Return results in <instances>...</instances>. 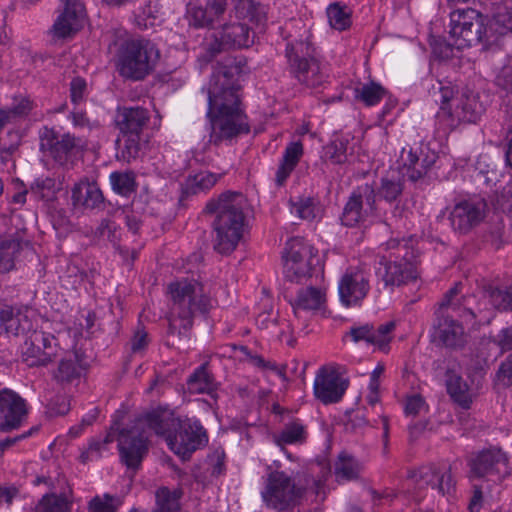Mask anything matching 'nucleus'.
Instances as JSON below:
<instances>
[{"mask_svg": "<svg viewBox=\"0 0 512 512\" xmlns=\"http://www.w3.org/2000/svg\"><path fill=\"white\" fill-rule=\"evenodd\" d=\"M85 16V7L79 0H65L63 11L52 26L54 36L64 39L75 35L83 28Z\"/></svg>", "mask_w": 512, "mask_h": 512, "instance_id": "21", "label": "nucleus"}, {"mask_svg": "<svg viewBox=\"0 0 512 512\" xmlns=\"http://www.w3.org/2000/svg\"><path fill=\"white\" fill-rule=\"evenodd\" d=\"M306 439V427L299 421L285 424L281 432L275 436L278 445L303 444Z\"/></svg>", "mask_w": 512, "mask_h": 512, "instance_id": "45", "label": "nucleus"}, {"mask_svg": "<svg viewBox=\"0 0 512 512\" xmlns=\"http://www.w3.org/2000/svg\"><path fill=\"white\" fill-rule=\"evenodd\" d=\"M220 175L210 172H201L190 178L182 189L181 200L188 195L196 194L199 191L208 190L213 187Z\"/></svg>", "mask_w": 512, "mask_h": 512, "instance_id": "46", "label": "nucleus"}, {"mask_svg": "<svg viewBox=\"0 0 512 512\" xmlns=\"http://www.w3.org/2000/svg\"><path fill=\"white\" fill-rule=\"evenodd\" d=\"M290 73L307 87L315 88L325 81V75L320 69L319 62L313 57L302 55L296 47L288 44L286 47Z\"/></svg>", "mask_w": 512, "mask_h": 512, "instance_id": "17", "label": "nucleus"}, {"mask_svg": "<svg viewBox=\"0 0 512 512\" xmlns=\"http://www.w3.org/2000/svg\"><path fill=\"white\" fill-rule=\"evenodd\" d=\"M327 17L332 28L339 31L350 26V15L338 3H333L327 8Z\"/></svg>", "mask_w": 512, "mask_h": 512, "instance_id": "52", "label": "nucleus"}, {"mask_svg": "<svg viewBox=\"0 0 512 512\" xmlns=\"http://www.w3.org/2000/svg\"><path fill=\"white\" fill-rule=\"evenodd\" d=\"M348 140L336 137L325 146L326 157L334 164H344L347 161Z\"/></svg>", "mask_w": 512, "mask_h": 512, "instance_id": "51", "label": "nucleus"}, {"mask_svg": "<svg viewBox=\"0 0 512 512\" xmlns=\"http://www.w3.org/2000/svg\"><path fill=\"white\" fill-rule=\"evenodd\" d=\"M148 412L137 417L129 427L122 428L118 433V451L120 462L132 472V477L141 468L142 462L149 451Z\"/></svg>", "mask_w": 512, "mask_h": 512, "instance_id": "7", "label": "nucleus"}, {"mask_svg": "<svg viewBox=\"0 0 512 512\" xmlns=\"http://www.w3.org/2000/svg\"><path fill=\"white\" fill-rule=\"evenodd\" d=\"M26 414V401L18 393L8 388L0 390V431L18 428Z\"/></svg>", "mask_w": 512, "mask_h": 512, "instance_id": "20", "label": "nucleus"}, {"mask_svg": "<svg viewBox=\"0 0 512 512\" xmlns=\"http://www.w3.org/2000/svg\"><path fill=\"white\" fill-rule=\"evenodd\" d=\"M361 471L360 463L346 452H341L334 464V474L338 483L353 481L359 478Z\"/></svg>", "mask_w": 512, "mask_h": 512, "instance_id": "38", "label": "nucleus"}, {"mask_svg": "<svg viewBox=\"0 0 512 512\" xmlns=\"http://www.w3.org/2000/svg\"><path fill=\"white\" fill-rule=\"evenodd\" d=\"M395 327V322L389 321L385 324L380 325L377 329H374L373 345L377 346L378 349L381 351H386L392 339L390 334L395 329Z\"/></svg>", "mask_w": 512, "mask_h": 512, "instance_id": "56", "label": "nucleus"}, {"mask_svg": "<svg viewBox=\"0 0 512 512\" xmlns=\"http://www.w3.org/2000/svg\"><path fill=\"white\" fill-rule=\"evenodd\" d=\"M438 337L449 348H460L465 344L463 326L451 317H444L439 323Z\"/></svg>", "mask_w": 512, "mask_h": 512, "instance_id": "31", "label": "nucleus"}, {"mask_svg": "<svg viewBox=\"0 0 512 512\" xmlns=\"http://www.w3.org/2000/svg\"><path fill=\"white\" fill-rule=\"evenodd\" d=\"M245 204L243 194L232 191L223 192L206 204L204 213L217 214L213 222L216 232L213 247L218 253L227 255L236 249L242 237Z\"/></svg>", "mask_w": 512, "mask_h": 512, "instance_id": "2", "label": "nucleus"}, {"mask_svg": "<svg viewBox=\"0 0 512 512\" xmlns=\"http://www.w3.org/2000/svg\"><path fill=\"white\" fill-rule=\"evenodd\" d=\"M447 393L463 409H469L472 404V396L467 382L454 371L448 370L446 373Z\"/></svg>", "mask_w": 512, "mask_h": 512, "instance_id": "30", "label": "nucleus"}, {"mask_svg": "<svg viewBox=\"0 0 512 512\" xmlns=\"http://www.w3.org/2000/svg\"><path fill=\"white\" fill-rule=\"evenodd\" d=\"M374 327L370 324H365L358 327H351L348 334L352 338L354 342L366 341L367 343L373 345V334Z\"/></svg>", "mask_w": 512, "mask_h": 512, "instance_id": "57", "label": "nucleus"}, {"mask_svg": "<svg viewBox=\"0 0 512 512\" xmlns=\"http://www.w3.org/2000/svg\"><path fill=\"white\" fill-rule=\"evenodd\" d=\"M40 151L56 163L66 165L84 147L82 139L70 133L59 135L54 128L44 126L39 132Z\"/></svg>", "mask_w": 512, "mask_h": 512, "instance_id": "12", "label": "nucleus"}, {"mask_svg": "<svg viewBox=\"0 0 512 512\" xmlns=\"http://www.w3.org/2000/svg\"><path fill=\"white\" fill-rule=\"evenodd\" d=\"M124 140L120 151V158L130 163L139 157L142 148L143 134H121Z\"/></svg>", "mask_w": 512, "mask_h": 512, "instance_id": "50", "label": "nucleus"}, {"mask_svg": "<svg viewBox=\"0 0 512 512\" xmlns=\"http://www.w3.org/2000/svg\"><path fill=\"white\" fill-rule=\"evenodd\" d=\"M430 93L432 94L435 102H440L441 109L448 111V113L452 115V105L450 102H456L457 100L454 99V88L451 86H444L441 82H439L437 86L433 85Z\"/></svg>", "mask_w": 512, "mask_h": 512, "instance_id": "53", "label": "nucleus"}, {"mask_svg": "<svg viewBox=\"0 0 512 512\" xmlns=\"http://www.w3.org/2000/svg\"><path fill=\"white\" fill-rule=\"evenodd\" d=\"M157 13L158 11L151 5V1H148L143 7H140L138 11L134 12L135 24L142 30L151 28L155 25L158 17Z\"/></svg>", "mask_w": 512, "mask_h": 512, "instance_id": "54", "label": "nucleus"}, {"mask_svg": "<svg viewBox=\"0 0 512 512\" xmlns=\"http://www.w3.org/2000/svg\"><path fill=\"white\" fill-rule=\"evenodd\" d=\"M229 48L224 46V43H222V36L220 32L218 35L214 37V39L207 45L206 47V55L205 58L208 61H211L214 57H216L220 52L224 50H228Z\"/></svg>", "mask_w": 512, "mask_h": 512, "instance_id": "64", "label": "nucleus"}, {"mask_svg": "<svg viewBox=\"0 0 512 512\" xmlns=\"http://www.w3.org/2000/svg\"><path fill=\"white\" fill-rule=\"evenodd\" d=\"M483 288L484 298L488 300L494 310L500 312L512 311V286L501 288L488 284Z\"/></svg>", "mask_w": 512, "mask_h": 512, "instance_id": "36", "label": "nucleus"}, {"mask_svg": "<svg viewBox=\"0 0 512 512\" xmlns=\"http://www.w3.org/2000/svg\"><path fill=\"white\" fill-rule=\"evenodd\" d=\"M415 484L421 489L430 486L437 489L440 494L450 495L455 490V481L451 474V467L441 471L436 465H423L409 473Z\"/></svg>", "mask_w": 512, "mask_h": 512, "instance_id": "19", "label": "nucleus"}, {"mask_svg": "<svg viewBox=\"0 0 512 512\" xmlns=\"http://www.w3.org/2000/svg\"><path fill=\"white\" fill-rule=\"evenodd\" d=\"M485 8L501 28L500 34L512 31V0H486Z\"/></svg>", "mask_w": 512, "mask_h": 512, "instance_id": "33", "label": "nucleus"}, {"mask_svg": "<svg viewBox=\"0 0 512 512\" xmlns=\"http://www.w3.org/2000/svg\"><path fill=\"white\" fill-rule=\"evenodd\" d=\"M467 466L469 467V479L493 482H502L511 475L512 470L509 466V458L506 452L495 446L472 454Z\"/></svg>", "mask_w": 512, "mask_h": 512, "instance_id": "8", "label": "nucleus"}, {"mask_svg": "<svg viewBox=\"0 0 512 512\" xmlns=\"http://www.w3.org/2000/svg\"><path fill=\"white\" fill-rule=\"evenodd\" d=\"M70 410L69 399L63 395L55 396L48 404V412L50 415L60 416L65 415Z\"/></svg>", "mask_w": 512, "mask_h": 512, "instance_id": "60", "label": "nucleus"}, {"mask_svg": "<svg viewBox=\"0 0 512 512\" xmlns=\"http://www.w3.org/2000/svg\"><path fill=\"white\" fill-rule=\"evenodd\" d=\"M23 245L28 246L29 242L15 236L0 238V273L6 274L16 268V260Z\"/></svg>", "mask_w": 512, "mask_h": 512, "instance_id": "29", "label": "nucleus"}, {"mask_svg": "<svg viewBox=\"0 0 512 512\" xmlns=\"http://www.w3.org/2000/svg\"><path fill=\"white\" fill-rule=\"evenodd\" d=\"M303 154V145L300 142L290 143L284 152L281 165L276 173V181L278 185H282L294 170Z\"/></svg>", "mask_w": 512, "mask_h": 512, "instance_id": "37", "label": "nucleus"}, {"mask_svg": "<svg viewBox=\"0 0 512 512\" xmlns=\"http://www.w3.org/2000/svg\"><path fill=\"white\" fill-rule=\"evenodd\" d=\"M24 330L20 315L14 312L13 307L0 304V335L18 336Z\"/></svg>", "mask_w": 512, "mask_h": 512, "instance_id": "44", "label": "nucleus"}, {"mask_svg": "<svg viewBox=\"0 0 512 512\" xmlns=\"http://www.w3.org/2000/svg\"><path fill=\"white\" fill-rule=\"evenodd\" d=\"M103 501L99 496H95L88 503L89 512H116L115 507L111 504L113 496L104 494Z\"/></svg>", "mask_w": 512, "mask_h": 512, "instance_id": "58", "label": "nucleus"}, {"mask_svg": "<svg viewBox=\"0 0 512 512\" xmlns=\"http://www.w3.org/2000/svg\"><path fill=\"white\" fill-rule=\"evenodd\" d=\"M292 212L303 220H313L316 217V200L311 197L299 198L296 202L290 201Z\"/></svg>", "mask_w": 512, "mask_h": 512, "instance_id": "55", "label": "nucleus"}, {"mask_svg": "<svg viewBox=\"0 0 512 512\" xmlns=\"http://www.w3.org/2000/svg\"><path fill=\"white\" fill-rule=\"evenodd\" d=\"M82 361L81 355L77 352L60 356L57 368L52 372V378L59 384H69L80 378L84 368Z\"/></svg>", "mask_w": 512, "mask_h": 512, "instance_id": "28", "label": "nucleus"}, {"mask_svg": "<svg viewBox=\"0 0 512 512\" xmlns=\"http://www.w3.org/2000/svg\"><path fill=\"white\" fill-rule=\"evenodd\" d=\"M376 211V192L370 184L358 186L344 206L341 222L347 227H354L366 216Z\"/></svg>", "mask_w": 512, "mask_h": 512, "instance_id": "13", "label": "nucleus"}, {"mask_svg": "<svg viewBox=\"0 0 512 512\" xmlns=\"http://www.w3.org/2000/svg\"><path fill=\"white\" fill-rule=\"evenodd\" d=\"M72 202L74 206H83L86 209H103L104 195L96 182L81 181L72 189Z\"/></svg>", "mask_w": 512, "mask_h": 512, "instance_id": "26", "label": "nucleus"}, {"mask_svg": "<svg viewBox=\"0 0 512 512\" xmlns=\"http://www.w3.org/2000/svg\"><path fill=\"white\" fill-rule=\"evenodd\" d=\"M211 124L210 142L218 145L241 134H248L250 126L244 111L215 113L207 115Z\"/></svg>", "mask_w": 512, "mask_h": 512, "instance_id": "15", "label": "nucleus"}, {"mask_svg": "<svg viewBox=\"0 0 512 512\" xmlns=\"http://www.w3.org/2000/svg\"><path fill=\"white\" fill-rule=\"evenodd\" d=\"M315 256L314 249L304 239L291 238L282 252L285 278L290 282H300L311 275V260Z\"/></svg>", "mask_w": 512, "mask_h": 512, "instance_id": "11", "label": "nucleus"}, {"mask_svg": "<svg viewBox=\"0 0 512 512\" xmlns=\"http://www.w3.org/2000/svg\"><path fill=\"white\" fill-rule=\"evenodd\" d=\"M187 388L190 393L211 394L217 389V382L211 372L208 371V363L199 366L187 379Z\"/></svg>", "mask_w": 512, "mask_h": 512, "instance_id": "32", "label": "nucleus"}, {"mask_svg": "<svg viewBox=\"0 0 512 512\" xmlns=\"http://www.w3.org/2000/svg\"><path fill=\"white\" fill-rule=\"evenodd\" d=\"M349 381L341 377L336 368L322 366L316 374L314 381V395L323 404L339 402L344 396Z\"/></svg>", "mask_w": 512, "mask_h": 512, "instance_id": "16", "label": "nucleus"}, {"mask_svg": "<svg viewBox=\"0 0 512 512\" xmlns=\"http://www.w3.org/2000/svg\"><path fill=\"white\" fill-rule=\"evenodd\" d=\"M87 88L86 81L81 77H75L70 83V97L74 104L80 103Z\"/></svg>", "mask_w": 512, "mask_h": 512, "instance_id": "62", "label": "nucleus"}, {"mask_svg": "<svg viewBox=\"0 0 512 512\" xmlns=\"http://www.w3.org/2000/svg\"><path fill=\"white\" fill-rule=\"evenodd\" d=\"M151 431L165 438L169 448L183 459L207 443L206 430L198 420L179 418L167 410L148 412Z\"/></svg>", "mask_w": 512, "mask_h": 512, "instance_id": "3", "label": "nucleus"}, {"mask_svg": "<svg viewBox=\"0 0 512 512\" xmlns=\"http://www.w3.org/2000/svg\"><path fill=\"white\" fill-rule=\"evenodd\" d=\"M487 203L484 199H468L456 203L449 214L452 229L466 235L485 218Z\"/></svg>", "mask_w": 512, "mask_h": 512, "instance_id": "14", "label": "nucleus"}, {"mask_svg": "<svg viewBox=\"0 0 512 512\" xmlns=\"http://www.w3.org/2000/svg\"><path fill=\"white\" fill-rule=\"evenodd\" d=\"M355 92L356 98L362 101L366 106L378 104L387 94L386 89L376 82L364 84L361 88L356 89Z\"/></svg>", "mask_w": 512, "mask_h": 512, "instance_id": "48", "label": "nucleus"}, {"mask_svg": "<svg viewBox=\"0 0 512 512\" xmlns=\"http://www.w3.org/2000/svg\"><path fill=\"white\" fill-rule=\"evenodd\" d=\"M58 339L42 330L31 331L21 348V357L28 367H47L62 355Z\"/></svg>", "mask_w": 512, "mask_h": 512, "instance_id": "10", "label": "nucleus"}, {"mask_svg": "<svg viewBox=\"0 0 512 512\" xmlns=\"http://www.w3.org/2000/svg\"><path fill=\"white\" fill-rule=\"evenodd\" d=\"M400 254H398L395 258H400ZM380 267L378 269V273L381 275L382 280L384 281L386 286H400L402 284H407L410 281L416 280L417 271L412 262H410L406 256L401 257L398 260H387L383 257L379 262Z\"/></svg>", "mask_w": 512, "mask_h": 512, "instance_id": "22", "label": "nucleus"}, {"mask_svg": "<svg viewBox=\"0 0 512 512\" xmlns=\"http://www.w3.org/2000/svg\"><path fill=\"white\" fill-rule=\"evenodd\" d=\"M112 189L119 195L130 197L136 192L137 182L134 172H113L110 175Z\"/></svg>", "mask_w": 512, "mask_h": 512, "instance_id": "47", "label": "nucleus"}, {"mask_svg": "<svg viewBox=\"0 0 512 512\" xmlns=\"http://www.w3.org/2000/svg\"><path fill=\"white\" fill-rule=\"evenodd\" d=\"M168 292L173 302L168 318L167 335L180 342L188 338L197 312L208 314L212 308L211 298L205 294L203 285L196 280L182 279L171 282Z\"/></svg>", "mask_w": 512, "mask_h": 512, "instance_id": "1", "label": "nucleus"}, {"mask_svg": "<svg viewBox=\"0 0 512 512\" xmlns=\"http://www.w3.org/2000/svg\"><path fill=\"white\" fill-rule=\"evenodd\" d=\"M449 38L447 46L458 50L487 43L489 15L474 8L455 9L449 14Z\"/></svg>", "mask_w": 512, "mask_h": 512, "instance_id": "5", "label": "nucleus"}, {"mask_svg": "<svg viewBox=\"0 0 512 512\" xmlns=\"http://www.w3.org/2000/svg\"><path fill=\"white\" fill-rule=\"evenodd\" d=\"M438 157V153L425 143H420L418 146L410 148L407 159L404 162V165L408 168L409 179L416 182L423 178L436 163Z\"/></svg>", "mask_w": 512, "mask_h": 512, "instance_id": "23", "label": "nucleus"}, {"mask_svg": "<svg viewBox=\"0 0 512 512\" xmlns=\"http://www.w3.org/2000/svg\"><path fill=\"white\" fill-rule=\"evenodd\" d=\"M461 289V283H455L454 286L449 289L440 302L439 306L443 308H451L453 310H461L459 299L457 298Z\"/></svg>", "mask_w": 512, "mask_h": 512, "instance_id": "59", "label": "nucleus"}, {"mask_svg": "<svg viewBox=\"0 0 512 512\" xmlns=\"http://www.w3.org/2000/svg\"><path fill=\"white\" fill-rule=\"evenodd\" d=\"M158 57L159 51L149 40L129 39L119 48L117 70L125 79L141 81L153 71Z\"/></svg>", "mask_w": 512, "mask_h": 512, "instance_id": "6", "label": "nucleus"}, {"mask_svg": "<svg viewBox=\"0 0 512 512\" xmlns=\"http://www.w3.org/2000/svg\"><path fill=\"white\" fill-rule=\"evenodd\" d=\"M487 303H489L488 300L483 296L475 309L464 307L460 310L458 316L464 323L472 327L488 325L494 318V313L491 309L487 308Z\"/></svg>", "mask_w": 512, "mask_h": 512, "instance_id": "39", "label": "nucleus"}, {"mask_svg": "<svg viewBox=\"0 0 512 512\" xmlns=\"http://www.w3.org/2000/svg\"><path fill=\"white\" fill-rule=\"evenodd\" d=\"M494 343L502 350V351H511L512 350V326L506 327L500 330L497 337L494 340Z\"/></svg>", "mask_w": 512, "mask_h": 512, "instance_id": "63", "label": "nucleus"}, {"mask_svg": "<svg viewBox=\"0 0 512 512\" xmlns=\"http://www.w3.org/2000/svg\"><path fill=\"white\" fill-rule=\"evenodd\" d=\"M220 34L224 46L231 49L248 48L254 43V36L250 35V28L245 23H225Z\"/></svg>", "mask_w": 512, "mask_h": 512, "instance_id": "27", "label": "nucleus"}, {"mask_svg": "<svg viewBox=\"0 0 512 512\" xmlns=\"http://www.w3.org/2000/svg\"><path fill=\"white\" fill-rule=\"evenodd\" d=\"M302 489L283 471H271L266 479L262 499L276 512H292L302 497Z\"/></svg>", "mask_w": 512, "mask_h": 512, "instance_id": "9", "label": "nucleus"}, {"mask_svg": "<svg viewBox=\"0 0 512 512\" xmlns=\"http://www.w3.org/2000/svg\"><path fill=\"white\" fill-rule=\"evenodd\" d=\"M233 11L237 18L248 20L256 26L266 22L264 7L255 0H232Z\"/></svg>", "mask_w": 512, "mask_h": 512, "instance_id": "34", "label": "nucleus"}, {"mask_svg": "<svg viewBox=\"0 0 512 512\" xmlns=\"http://www.w3.org/2000/svg\"><path fill=\"white\" fill-rule=\"evenodd\" d=\"M482 105L473 94H463L456 100L455 114L459 120L475 123L483 113Z\"/></svg>", "mask_w": 512, "mask_h": 512, "instance_id": "40", "label": "nucleus"}, {"mask_svg": "<svg viewBox=\"0 0 512 512\" xmlns=\"http://www.w3.org/2000/svg\"><path fill=\"white\" fill-rule=\"evenodd\" d=\"M498 381L505 387L512 386V354L501 363L497 371Z\"/></svg>", "mask_w": 512, "mask_h": 512, "instance_id": "61", "label": "nucleus"}, {"mask_svg": "<svg viewBox=\"0 0 512 512\" xmlns=\"http://www.w3.org/2000/svg\"><path fill=\"white\" fill-rule=\"evenodd\" d=\"M246 65L244 57H227L217 63L209 82L207 115L243 111L238 94L240 86L236 82L237 77L244 73Z\"/></svg>", "mask_w": 512, "mask_h": 512, "instance_id": "4", "label": "nucleus"}, {"mask_svg": "<svg viewBox=\"0 0 512 512\" xmlns=\"http://www.w3.org/2000/svg\"><path fill=\"white\" fill-rule=\"evenodd\" d=\"M150 120V113L143 107H122L117 109L115 123L120 134H143Z\"/></svg>", "mask_w": 512, "mask_h": 512, "instance_id": "24", "label": "nucleus"}, {"mask_svg": "<svg viewBox=\"0 0 512 512\" xmlns=\"http://www.w3.org/2000/svg\"><path fill=\"white\" fill-rule=\"evenodd\" d=\"M495 85L505 91L503 102L506 113L512 117V67L506 66L501 69L495 78Z\"/></svg>", "mask_w": 512, "mask_h": 512, "instance_id": "49", "label": "nucleus"}, {"mask_svg": "<svg viewBox=\"0 0 512 512\" xmlns=\"http://www.w3.org/2000/svg\"><path fill=\"white\" fill-rule=\"evenodd\" d=\"M369 290L368 281L362 274H345L339 283L341 302L349 307L357 304Z\"/></svg>", "mask_w": 512, "mask_h": 512, "instance_id": "25", "label": "nucleus"}, {"mask_svg": "<svg viewBox=\"0 0 512 512\" xmlns=\"http://www.w3.org/2000/svg\"><path fill=\"white\" fill-rule=\"evenodd\" d=\"M228 0H191L188 4L189 25L213 29L227 10Z\"/></svg>", "mask_w": 512, "mask_h": 512, "instance_id": "18", "label": "nucleus"}, {"mask_svg": "<svg viewBox=\"0 0 512 512\" xmlns=\"http://www.w3.org/2000/svg\"><path fill=\"white\" fill-rule=\"evenodd\" d=\"M404 190V179L399 174H391L380 179V185L377 187L376 196L386 202L393 203L398 201Z\"/></svg>", "mask_w": 512, "mask_h": 512, "instance_id": "41", "label": "nucleus"}, {"mask_svg": "<svg viewBox=\"0 0 512 512\" xmlns=\"http://www.w3.org/2000/svg\"><path fill=\"white\" fill-rule=\"evenodd\" d=\"M62 189L61 182L49 176L37 177L30 184V192L39 200L53 201L57 193Z\"/></svg>", "mask_w": 512, "mask_h": 512, "instance_id": "42", "label": "nucleus"}, {"mask_svg": "<svg viewBox=\"0 0 512 512\" xmlns=\"http://www.w3.org/2000/svg\"><path fill=\"white\" fill-rule=\"evenodd\" d=\"M72 501L66 494L46 493L38 501L34 512H70Z\"/></svg>", "mask_w": 512, "mask_h": 512, "instance_id": "43", "label": "nucleus"}, {"mask_svg": "<svg viewBox=\"0 0 512 512\" xmlns=\"http://www.w3.org/2000/svg\"><path fill=\"white\" fill-rule=\"evenodd\" d=\"M325 302V293L316 287L310 286L298 291L296 299L291 303L295 315L299 310H318Z\"/></svg>", "mask_w": 512, "mask_h": 512, "instance_id": "35", "label": "nucleus"}]
</instances>
